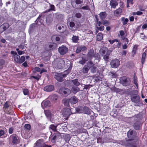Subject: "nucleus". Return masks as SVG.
<instances>
[{"instance_id": "obj_1", "label": "nucleus", "mask_w": 147, "mask_h": 147, "mask_svg": "<svg viewBox=\"0 0 147 147\" xmlns=\"http://www.w3.org/2000/svg\"><path fill=\"white\" fill-rule=\"evenodd\" d=\"M127 136L128 138L127 141H134L136 139L138 140V145L139 144V139L137 136L136 132V131L130 129L127 132Z\"/></svg>"}, {"instance_id": "obj_2", "label": "nucleus", "mask_w": 147, "mask_h": 147, "mask_svg": "<svg viewBox=\"0 0 147 147\" xmlns=\"http://www.w3.org/2000/svg\"><path fill=\"white\" fill-rule=\"evenodd\" d=\"M11 53L13 55V57L14 61L16 63L21 64L25 61V57L24 56H22L20 57V56L17 55L16 52L13 51H11Z\"/></svg>"}, {"instance_id": "obj_3", "label": "nucleus", "mask_w": 147, "mask_h": 147, "mask_svg": "<svg viewBox=\"0 0 147 147\" xmlns=\"http://www.w3.org/2000/svg\"><path fill=\"white\" fill-rule=\"evenodd\" d=\"M122 143L123 145L128 147H137L138 144L137 139H136L135 141L133 142L127 141V140L123 141Z\"/></svg>"}, {"instance_id": "obj_4", "label": "nucleus", "mask_w": 147, "mask_h": 147, "mask_svg": "<svg viewBox=\"0 0 147 147\" xmlns=\"http://www.w3.org/2000/svg\"><path fill=\"white\" fill-rule=\"evenodd\" d=\"M130 99L132 102L135 104V106L140 107L142 104L140 100V97L139 95L131 97Z\"/></svg>"}, {"instance_id": "obj_5", "label": "nucleus", "mask_w": 147, "mask_h": 147, "mask_svg": "<svg viewBox=\"0 0 147 147\" xmlns=\"http://www.w3.org/2000/svg\"><path fill=\"white\" fill-rule=\"evenodd\" d=\"M60 138H62L61 135V133L58 131H56L53 134H51L49 137L51 141L53 144H55L56 140Z\"/></svg>"}, {"instance_id": "obj_6", "label": "nucleus", "mask_w": 147, "mask_h": 147, "mask_svg": "<svg viewBox=\"0 0 147 147\" xmlns=\"http://www.w3.org/2000/svg\"><path fill=\"white\" fill-rule=\"evenodd\" d=\"M120 81L123 86H129L131 81L130 78L126 76H123L120 78Z\"/></svg>"}, {"instance_id": "obj_7", "label": "nucleus", "mask_w": 147, "mask_h": 147, "mask_svg": "<svg viewBox=\"0 0 147 147\" xmlns=\"http://www.w3.org/2000/svg\"><path fill=\"white\" fill-rule=\"evenodd\" d=\"M59 93L66 97L71 94V91L68 88L62 87L59 89Z\"/></svg>"}, {"instance_id": "obj_8", "label": "nucleus", "mask_w": 147, "mask_h": 147, "mask_svg": "<svg viewBox=\"0 0 147 147\" xmlns=\"http://www.w3.org/2000/svg\"><path fill=\"white\" fill-rule=\"evenodd\" d=\"M61 112L63 117H65L66 120H68L71 113V110L68 108L63 109L61 110Z\"/></svg>"}, {"instance_id": "obj_9", "label": "nucleus", "mask_w": 147, "mask_h": 147, "mask_svg": "<svg viewBox=\"0 0 147 147\" xmlns=\"http://www.w3.org/2000/svg\"><path fill=\"white\" fill-rule=\"evenodd\" d=\"M68 48L66 46L62 45L59 47L58 51L59 53L62 55L65 54L68 52Z\"/></svg>"}, {"instance_id": "obj_10", "label": "nucleus", "mask_w": 147, "mask_h": 147, "mask_svg": "<svg viewBox=\"0 0 147 147\" xmlns=\"http://www.w3.org/2000/svg\"><path fill=\"white\" fill-rule=\"evenodd\" d=\"M65 65V62L64 60L60 59H58L56 63V67L59 69H61L63 68Z\"/></svg>"}, {"instance_id": "obj_11", "label": "nucleus", "mask_w": 147, "mask_h": 147, "mask_svg": "<svg viewBox=\"0 0 147 147\" xmlns=\"http://www.w3.org/2000/svg\"><path fill=\"white\" fill-rule=\"evenodd\" d=\"M110 65L113 68H117L120 65V61L117 59L112 60L110 63Z\"/></svg>"}, {"instance_id": "obj_12", "label": "nucleus", "mask_w": 147, "mask_h": 147, "mask_svg": "<svg viewBox=\"0 0 147 147\" xmlns=\"http://www.w3.org/2000/svg\"><path fill=\"white\" fill-rule=\"evenodd\" d=\"M55 78L57 80L60 82L63 81V74L60 73H57L55 74L54 76Z\"/></svg>"}, {"instance_id": "obj_13", "label": "nucleus", "mask_w": 147, "mask_h": 147, "mask_svg": "<svg viewBox=\"0 0 147 147\" xmlns=\"http://www.w3.org/2000/svg\"><path fill=\"white\" fill-rule=\"evenodd\" d=\"M51 102L48 100L43 101L41 103V106L43 109L50 107L51 106Z\"/></svg>"}, {"instance_id": "obj_14", "label": "nucleus", "mask_w": 147, "mask_h": 147, "mask_svg": "<svg viewBox=\"0 0 147 147\" xmlns=\"http://www.w3.org/2000/svg\"><path fill=\"white\" fill-rule=\"evenodd\" d=\"M9 27V24L7 23H4L0 26V34L3 33Z\"/></svg>"}, {"instance_id": "obj_15", "label": "nucleus", "mask_w": 147, "mask_h": 147, "mask_svg": "<svg viewBox=\"0 0 147 147\" xmlns=\"http://www.w3.org/2000/svg\"><path fill=\"white\" fill-rule=\"evenodd\" d=\"M142 124L139 121L135 122L133 125L134 128L136 130H139L142 128Z\"/></svg>"}, {"instance_id": "obj_16", "label": "nucleus", "mask_w": 147, "mask_h": 147, "mask_svg": "<svg viewBox=\"0 0 147 147\" xmlns=\"http://www.w3.org/2000/svg\"><path fill=\"white\" fill-rule=\"evenodd\" d=\"M96 52L93 49H90L87 54L88 57L91 60L94 57V55Z\"/></svg>"}, {"instance_id": "obj_17", "label": "nucleus", "mask_w": 147, "mask_h": 147, "mask_svg": "<svg viewBox=\"0 0 147 147\" xmlns=\"http://www.w3.org/2000/svg\"><path fill=\"white\" fill-rule=\"evenodd\" d=\"M70 103L72 105L76 104L78 102L79 99L75 96H73L69 98Z\"/></svg>"}, {"instance_id": "obj_18", "label": "nucleus", "mask_w": 147, "mask_h": 147, "mask_svg": "<svg viewBox=\"0 0 147 147\" xmlns=\"http://www.w3.org/2000/svg\"><path fill=\"white\" fill-rule=\"evenodd\" d=\"M10 138L11 139L12 142L14 144H17L19 142L18 138L16 135H11L10 136Z\"/></svg>"}, {"instance_id": "obj_19", "label": "nucleus", "mask_w": 147, "mask_h": 147, "mask_svg": "<svg viewBox=\"0 0 147 147\" xmlns=\"http://www.w3.org/2000/svg\"><path fill=\"white\" fill-rule=\"evenodd\" d=\"M84 56L81 57V59H80L78 63L81 65H84L87 61L86 55L83 54Z\"/></svg>"}, {"instance_id": "obj_20", "label": "nucleus", "mask_w": 147, "mask_h": 147, "mask_svg": "<svg viewBox=\"0 0 147 147\" xmlns=\"http://www.w3.org/2000/svg\"><path fill=\"white\" fill-rule=\"evenodd\" d=\"M44 90L47 92H51L54 90V87L53 85H49L46 86L44 88Z\"/></svg>"}, {"instance_id": "obj_21", "label": "nucleus", "mask_w": 147, "mask_h": 147, "mask_svg": "<svg viewBox=\"0 0 147 147\" xmlns=\"http://www.w3.org/2000/svg\"><path fill=\"white\" fill-rule=\"evenodd\" d=\"M61 135L62 138H63L66 142H68L70 140V137L69 134L61 133Z\"/></svg>"}, {"instance_id": "obj_22", "label": "nucleus", "mask_w": 147, "mask_h": 147, "mask_svg": "<svg viewBox=\"0 0 147 147\" xmlns=\"http://www.w3.org/2000/svg\"><path fill=\"white\" fill-rule=\"evenodd\" d=\"M108 51H110L108 50V49L105 47H102L99 50V53L102 56H103L105 53L106 52Z\"/></svg>"}, {"instance_id": "obj_23", "label": "nucleus", "mask_w": 147, "mask_h": 147, "mask_svg": "<svg viewBox=\"0 0 147 147\" xmlns=\"http://www.w3.org/2000/svg\"><path fill=\"white\" fill-rule=\"evenodd\" d=\"M110 5L111 8L115 9L118 5V2L116 0H111L110 1Z\"/></svg>"}, {"instance_id": "obj_24", "label": "nucleus", "mask_w": 147, "mask_h": 147, "mask_svg": "<svg viewBox=\"0 0 147 147\" xmlns=\"http://www.w3.org/2000/svg\"><path fill=\"white\" fill-rule=\"evenodd\" d=\"M111 53V51H107L105 55H103V59L107 62L109 61V56Z\"/></svg>"}, {"instance_id": "obj_25", "label": "nucleus", "mask_w": 147, "mask_h": 147, "mask_svg": "<svg viewBox=\"0 0 147 147\" xmlns=\"http://www.w3.org/2000/svg\"><path fill=\"white\" fill-rule=\"evenodd\" d=\"M122 11V9L120 8L116 9L114 12V15L115 16H118L121 15Z\"/></svg>"}, {"instance_id": "obj_26", "label": "nucleus", "mask_w": 147, "mask_h": 147, "mask_svg": "<svg viewBox=\"0 0 147 147\" xmlns=\"http://www.w3.org/2000/svg\"><path fill=\"white\" fill-rule=\"evenodd\" d=\"M44 14V13L43 12V13L41 14V15H40L39 16L37 19L35 21L36 22V24L40 25L42 24L41 22H40V18L42 16H45V15H43Z\"/></svg>"}, {"instance_id": "obj_27", "label": "nucleus", "mask_w": 147, "mask_h": 147, "mask_svg": "<svg viewBox=\"0 0 147 147\" xmlns=\"http://www.w3.org/2000/svg\"><path fill=\"white\" fill-rule=\"evenodd\" d=\"M36 24L33 23L31 24L30 26L29 29V33H32L35 29Z\"/></svg>"}, {"instance_id": "obj_28", "label": "nucleus", "mask_w": 147, "mask_h": 147, "mask_svg": "<svg viewBox=\"0 0 147 147\" xmlns=\"http://www.w3.org/2000/svg\"><path fill=\"white\" fill-rule=\"evenodd\" d=\"M100 18L102 20H103L107 16V14L105 11L102 12L99 14Z\"/></svg>"}, {"instance_id": "obj_29", "label": "nucleus", "mask_w": 147, "mask_h": 147, "mask_svg": "<svg viewBox=\"0 0 147 147\" xmlns=\"http://www.w3.org/2000/svg\"><path fill=\"white\" fill-rule=\"evenodd\" d=\"M129 94L130 95V97L138 95V91L136 90H133L130 91L129 92Z\"/></svg>"}, {"instance_id": "obj_30", "label": "nucleus", "mask_w": 147, "mask_h": 147, "mask_svg": "<svg viewBox=\"0 0 147 147\" xmlns=\"http://www.w3.org/2000/svg\"><path fill=\"white\" fill-rule=\"evenodd\" d=\"M57 125H55L53 124H51L49 126V129L50 130H52L53 131L56 132L57 131Z\"/></svg>"}, {"instance_id": "obj_31", "label": "nucleus", "mask_w": 147, "mask_h": 147, "mask_svg": "<svg viewBox=\"0 0 147 147\" xmlns=\"http://www.w3.org/2000/svg\"><path fill=\"white\" fill-rule=\"evenodd\" d=\"M50 4V8L49 9L46 10L45 11L43 12V13H46L49 12L51 11H55V6L53 5Z\"/></svg>"}, {"instance_id": "obj_32", "label": "nucleus", "mask_w": 147, "mask_h": 147, "mask_svg": "<svg viewBox=\"0 0 147 147\" xmlns=\"http://www.w3.org/2000/svg\"><path fill=\"white\" fill-rule=\"evenodd\" d=\"M56 47V44L54 43L49 45L48 46V51L53 50L55 49Z\"/></svg>"}, {"instance_id": "obj_33", "label": "nucleus", "mask_w": 147, "mask_h": 147, "mask_svg": "<svg viewBox=\"0 0 147 147\" xmlns=\"http://www.w3.org/2000/svg\"><path fill=\"white\" fill-rule=\"evenodd\" d=\"M43 139L38 140L36 142V146L37 147H42V142L43 141Z\"/></svg>"}, {"instance_id": "obj_34", "label": "nucleus", "mask_w": 147, "mask_h": 147, "mask_svg": "<svg viewBox=\"0 0 147 147\" xmlns=\"http://www.w3.org/2000/svg\"><path fill=\"white\" fill-rule=\"evenodd\" d=\"M103 38V35L101 32L98 34L96 36V40L98 41H101Z\"/></svg>"}, {"instance_id": "obj_35", "label": "nucleus", "mask_w": 147, "mask_h": 147, "mask_svg": "<svg viewBox=\"0 0 147 147\" xmlns=\"http://www.w3.org/2000/svg\"><path fill=\"white\" fill-rule=\"evenodd\" d=\"M146 57V53L145 52H144L142 54V56L141 59V63L142 65H143L144 64Z\"/></svg>"}, {"instance_id": "obj_36", "label": "nucleus", "mask_w": 147, "mask_h": 147, "mask_svg": "<svg viewBox=\"0 0 147 147\" xmlns=\"http://www.w3.org/2000/svg\"><path fill=\"white\" fill-rule=\"evenodd\" d=\"M85 114L89 115L90 114V109L86 106H84L83 108Z\"/></svg>"}, {"instance_id": "obj_37", "label": "nucleus", "mask_w": 147, "mask_h": 147, "mask_svg": "<svg viewBox=\"0 0 147 147\" xmlns=\"http://www.w3.org/2000/svg\"><path fill=\"white\" fill-rule=\"evenodd\" d=\"M71 40L73 42L75 43H77L79 40V37L78 36L73 35L71 38Z\"/></svg>"}, {"instance_id": "obj_38", "label": "nucleus", "mask_w": 147, "mask_h": 147, "mask_svg": "<svg viewBox=\"0 0 147 147\" xmlns=\"http://www.w3.org/2000/svg\"><path fill=\"white\" fill-rule=\"evenodd\" d=\"M121 21L123 25H125L127 24L129 20L127 18H125L124 17H122L121 19Z\"/></svg>"}, {"instance_id": "obj_39", "label": "nucleus", "mask_w": 147, "mask_h": 147, "mask_svg": "<svg viewBox=\"0 0 147 147\" xmlns=\"http://www.w3.org/2000/svg\"><path fill=\"white\" fill-rule=\"evenodd\" d=\"M89 69V68L88 67V66L85 65L82 69V71L84 74H86L88 73Z\"/></svg>"}, {"instance_id": "obj_40", "label": "nucleus", "mask_w": 147, "mask_h": 147, "mask_svg": "<svg viewBox=\"0 0 147 147\" xmlns=\"http://www.w3.org/2000/svg\"><path fill=\"white\" fill-rule=\"evenodd\" d=\"M63 102L65 106L67 107L69 106V103H70L69 99H65L63 100Z\"/></svg>"}, {"instance_id": "obj_41", "label": "nucleus", "mask_w": 147, "mask_h": 147, "mask_svg": "<svg viewBox=\"0 0 147 147\" xmlns=\"http://www.w3.org/2000/svg\"><path fill=\"white\" fill-rule=\"evenodd\" d=\"M72 82L74 85L76 86H78L80 85V83L78 81V79L77 78L72 80Z\"/></svg>"}, {"instance_id": "obj_42", "label": "nucleus", "mask_w": 147, "mask_h": 147, "mask_svg": "<svg viewBox=\"0 0 147 147\" xmlns=\"http://www.w3.org/2000/svg\"><path fill=\"white\" fill-rule=\"evenodd\" d=\"M138 80L137 77L135 75L133 77V83L135 84L136 86L138 87Z\"/></svg>"}, {"instance_id": "obj_43", "label": "nucleus", "mask_w": 147, "mask_h": 147, "mask_svg": "<svg viewBox=\"0 0 147 147\" xmlns=\"http://www.w3.org/2000/svg\"><path fill=\"white\" fill-rule=\"evenodd\" d=\"M94 16L96 19V21L97 22L98 26H100L102 24V23L100 21H98L99 19L98 15H95Z\"/></svg>"}, {"instance_id": "obj_44", "label": "nucleus", "mask_w": 147, "mask_h": 147, "mask_svg": "<svg viewBox=\"0 0 147 147\" xmlns=\"http://www.w3.org/2000/svg\"><path fill=\"white\" fill-rule=\"evenodd\" d=\"M109 75L111 78H116L117 76V74L114 72H111L109 73Z\"/></svg>"}, {"instance_id": "obj_45", "label": "nucleus", "mask_w": 147, "mask_h": 147, "mask_svg": "<svg viewBox=\"0 0 147 147\" xmlns=\"http://www.w3.org/2000/svg\"><path fill=\"white\" fill-rule=\"evenodd\" d=\"M102 24L105 26H108L110 24V23L109 21L106 20H102Z\"/></svg>"}, {"instance_id": "obj_46", "label": "nucleus", "mask_w": 147, "mask_h": 147, "mask_svg": "<svg viewBox=\"0 0 147 147\" xmlns=\"http://www.w3.org/2000/svg\"><path fill=\"white\" fill-rule=\"evenodd\" d=\"M72 91L74 94H76L78 92L79 90V88H77L75 87H73L72 88Z\"/></svg>"}, {"instance_id": "obj_47", "label": "nucleus", "mask_w": 147, "mask_h": 147, "mask_svg": "<svg viewBox=\"0 0 147 147\" xmlns=\"http://www.w3.org/2000/svg\"><path fill=\"white\" fill-rule=\"evenodd\" d=\"M69 29L72 30H74L73 29V27H74L75 24L73 22H71L69 23Z\"/></svg>"}, {"instance_id": "obj_48", "label": "nucleus", "mask_w": 147, "mask_h": 147, "mask_svg": "<svg viewBox=\"0 0 147 147\" xmlns=\"http://www.w3.org/2000/svg\"><path fill=\"white\" fill-rule=\"evenodd\" d=\"M100 79V77L98 76H94L93 78V79L96 82H97L99 80H101Z\"/></svg>"}, {"instance_id": "obj_49", "label": "nucleus", "mask_w": 147, "mask_h": 147, "mask_svg": "<svg viewBox=\"0 0 147 147\" xmlns=\"http://www.w3.org/2000/svg\"><path fill=\"white\" fill-rule=\"evenodd\" d=\"M94 64L91 61H88L87 63V65L88 66V67L89 68V69L90 68H91L93 65Z\"/></svg>"}, {"instance_id": "obj_50", "label": "nucleus", "mask_w": 147, "mask_h": 147, "mask_svg": "<svg viewBox=\"0 0 147 147\" xmlns=\"http://www.w3.org/2000/svg\"><path fill=\"white\" fill-rule=\"evenodd\" d=\"M138 45H135L134 46L132 50V52L134 54H135L136 53V51L138 49Z\"/></svg>"}, {"instance_id": "obj_51", "label": "nucleus", "mask_w": 147, "mask_h": 147, "mask_svg": "<svg viewBox=\"0 0 147 147\" xmlns=\"http://www.w3.org/2000/svg\"><path fill=\"white\" fill-rule=\"evenodd\" d=\"M94 57L96 60H97L98 61H99L100 60V57L99 53H96L94 55Z\"/></svg>"}, {"instance_id": "obj_52", "label": "nucleus", "mask_w": 147, "mask_h": 147, "mask_svg": "<svg viewBox=\"0 0 147 147\" xmlns=\"http://www.w3.org/2000/svg\"><path fill=\"white\" fill-rule=\"evenodd\" d=\"M23 92L25 95H28L29 94V91L28 89L24 88L23 90Z\"/></svg>"}, {"instance_id": "obj_53", "label": "nucleus", "mask_w": 147, "mask_h": 147, "mask_svg": "<svg viewBox=\"0 0 147 147\" xmlns=\"http://www.w3.org/2000/svg\"><path fill=\"white\" fill-rule=\"evenodd\" d=\"M83 107H80L76 108V110L77 112L79 113H81L82 112Z\"/></svg>"}, {"instance_id": "obj_54", "label": "nucleus", "mask_w": 147, "mask_h": 147, "mask_svg": "<svg viewBox=\"0 0 147 147\" xmlns=\"http://www.w3.org/2000/svg\"><path fill=\"white\" fill-rule=\"evenodd\" d=\"M98 30L101 31H103L104 29V26H101V25L96 27Z\"/></svg>"}, {"instance_id": "obj_55", "label": "nucleus", "mask_w": 147, "mask_h": 147, "mask_svg": "<svg viewBox=\"0 0 147 147\" xmlns=\"http://www.w3.org/2000/svg\"><path fill=\"white\" fill-rule=\"evenodd\" d=\"M25 128L28 130H30L31 128V126L29 124H26L24 126Z\"/></svg>"}, {"instance_id": "obj_56", "label": "nucleus", "mask_w": 147, "mask_h": 147, "mask_svg": "<svg viewBox=\"0 0 147 147\" xmlns=\"http://www.w3.org/2000/svg\"><path fill=\"white\" fill-rule=\"evenodd\" d=\"M46 116L48 117H50L51 116V113L48 111H45Z\"/></svg>"}, {"instance_id": "obj_57", "label": "nucleus", "mask_w": 147, "mask_h": 147, "mask_svg": "<svg viewBox=\"0 0 147 147\" xmlns=\"http://www.w3.org/2000/svg\"><path fill=\"white\" fill-rule=\"evenodd\" d=\"M108 41L109 42L110 44H112L115 42H119V41L117 39H114L113 40H109Z\"/></svg>"}, {"instance_id": "obj_58", "label": "nucleus", "mask_w": 147, "mask_h": 147, "mask_svg": "<svg viewBox=\"0 0 147 147\" xmlns=\"http://www.w3.org/2000/svg\"><path fill=\"white\" fill-rule=\"evenodd\" d=\"M58 98L57 96L54 95L52 96L51 97V99L54 101L56 100Z\"/></svg>"}, {"instance_id": "obj_59", "label": "nucleus", "mask_w": 147, "mask_h": 147, "mask_svg": "<svg viewBox=\"0 0 147 147\" xmlns=\"http://www.w3.org/2000/svg\"><path fill=\"white\" fill-rule=\"evenodd\" d=\"M82 14L80 13H77L75 14V16L77 18H80L82 17Z\"/></svg>"}, {"instance_id": "obj_60", "label": "nucleus", "mask_w": 147, "mask_h": 147, "mask_svg": "<svg viewBox=\"0 0 147 147\" xmlns=\"http://www.w3.org/2000/svg\"><path fill=\"white\" fill-rule=\"evenodd\" d=\"M80 47L81 51H84L86 50L87 49V47L84 46H80Z\"/></svg>"}, {"instance_id": "obj_61", "label": "nucleus", "mask_w": 147, "mask_h": 147, "mask_svg": "<svg viewBox=\"0 0 147 147\" xmlns=\"http://www.w3.org/2000/svg\"><path fill=\"white\" fill-rule=\"evenodd\" d=\"M81 9L83 10H89L90 9L88 5H86L85 6L82 7Z\"/></svg>"}, {"instance_id": "obj_62", "label": "nucleus", "mask_w": 147, "mask_h": 147, "mask_svg": "<svg viewBox=\"0 0 147 147\" xmlns=\"http://www.w3.org/2000/svg\"><path fill=\"white\" fill-rule=\"evenodd\" d=\"M69 72L67 70L65 71L64 72V73L63 74V77L65 78L69 74Z\"/></svg>"}, {"instance_id": "obj_63", "label": "nucleus", "mask_w": 147, "mask_h": 147, "mask_svg": "<svg viewBox=\"0 0 147 147\" xmlns=\"http://www.w3.org/2000/svg\"><path fill=\"white\" fill-rule=\"evenodd\" d=\"M76 51V53H79L81 51L80 46H79L77 47Z\"/></svg>"}, {"instance_id": "obj_64", "label": "nucleus", "mask_w": 147, "mask_h": 147, "mask_svg": "<svg viewBox=\"0 0 147 147\" xmlns=\"http://www.w3.org/2000/svg\"><path fill=\"white\" fill-rule=\"evenodd\" d=\"M42 147H51V146L50 145H48L46 144V143H42Z\"/></svg>"}]
</instances>
